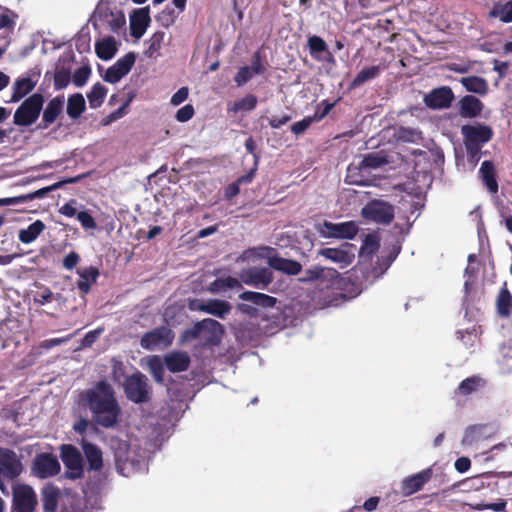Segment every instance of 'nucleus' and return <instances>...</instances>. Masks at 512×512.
<instances>
[{
    "instance_id": "nucleus-9",
    "label": "nucleus",
    "mask_w": 512,
    "mask_h": 512,
    "mask_svg": "<svg viewBox=\"0 0 512 512\" xmlns=\"http://www.w3.org/2000/svg\"><path fill=\"white\" fill-rule=\"evenodd\" d=\"M61 470L57 457L51 453H40L34 458L32 471L38 478L46 479L57 475Z\"/></svg>"
},
{
    "instance_id": "nucleus-39",
    "label": "nucleus",
    "mask_w": 512,
    "mask_h": 512,
    "mask_svg": "<svg viewBox=\"0 0 512 512\" xmlns=\"http://www.w3.org/2000/svg\"><path fill=\"white\" fill-rule=\"evenodd\" d=\"M85 99L82 94L75 93L68 98L67 114L72 119H78L85 111Z\"/></svg>"
},
{
    "instance_id": "nucleus-13",
    "label": "nucleus",
    "mask_w": 512,
    "mask_h": 512,
    "mask_svg": "<svg viewBox=\"0 0 512 512\" xmlns=\"http://www.w3.org/2000/svg\"><path fill=\"white\" fill-rule=\"evenodd\" d=\"M273 279V272L267 267H250L241 273V280L245 284L260 289H265Z\"/></svg>"
},
{
    "instance_id": "nucleus-54",
    "label": "nucleus",
    "mask_w": 512,
    "mask_h": 512,
    "mask_svg": "<svg viewBox=\"0 0 512 512\" xmlns=\"http://www.w3.org/2000/svg\"><path fill=\"white\" fill-rule=\"evenodd\" d=\"M77 219L85 229H95L97 227L95 219L87 211L77 213Z\"/></svg>"
},
{
    "instance_id": "nucleus-16",
    "label": "nucleus",
    "mask_w": 512,
    "mask_h": 512,
    "mask_svg": "<svg viewBox=\"0 0 512 512\" xmlns=\"http://www.w3.org/2000/svg\"><path fill=\"white\" fill-rule=\"evenodd\" d=\"M189 307L191 310L202 311L220 319H224L232 309L228 301L220 299H210L206 302L195 300L190 303Z\"/></svg>"
},
{
    "instance_id": "nucleus-44",
    "label": "nucleus",
    "mask_w": 512,
    "mask_h": 512,
    "mask_svg": "<svg viewBox=\"0 0 512 512\" xmlns=\"http://www.w3.org/2000/svg\"><path fill=\"white\" fill-rule=\"evenodd\" d=\"M257 105V97L253 94H248L245 97L235 101L230 108L233 113L241 111H252Z\"/></svg>"
},
{
    "instance_id": "nucleus-23",
    "label": "nucleus",
    "mask_w": 512,
    "mask_h": 512,
    "mask_svg": "<svg viewBox=\"0 0 512 512\" xmlns=\"http://www.w3.org/2000/svg\"><path fill=\"white\" fill-rule=\"evenodd\" d=\"M97 16L102 22L106 23L114 33H118L126 23L125 15L123 12H114L108 7L99 8Z\"/></svg>"
},
{
    "instance_id": "nucleus-8",
    "label": "nucleus",
    "mask_w": 512,
    "mask_h": 512,
    "mask_svg": "<svg viewBox=\"0 0 512 512\" xmlns=\"http://www.w3.org/2000/svg\"><path fill=\"white\" fill-rule=\"evenodd\" d=\"M394 206L383 200L373 199L361 210L364 219L382 225H389L394 219Z\"/></svg>"
},
{
    "instance_id": "nucleus-60",
    "label": "nucleus",
    "mask_w": 512,
    "mask_h": 512,
    "mask_svg": "<svg viewBox=\"0 0 512 512\" xmlns=\"http://www.w3.org/2000/svg\"><path fill=\"white\" fill-rule=\"evenodd\" d=\"M399 139L414 142L420 136V132L411 128H401L399 130Z\"/></svg>"
},
{
    "instance_id": "nucleus-47",
    "label": "nucleus",
    "mask_w": 512,
    "mask_h": 512,
    "mask_svg": "<svg viewBox=\"0 0 512 512\" xmlns=\"http://www.w3.org/2000/svg\"><path fill=\"white\" fill-rule=\"evenodd\" d=\"M71 74L68 69H58L54 74V87L55 89H63L70 83Z\"/></svg>"
},
{
    "instance_id": "nucleus-43",
    "label": "nucleus",
    "mask_w": 512,
    "mask_h": 512,
    "mask_svg": "<svg viewBox=\"0 0 512 512\" xmlns=\"http://www.w3.org/2000/svg\"><path fill=\"white\" fill-rule=\"evenodd\" d=\"M482 379L479 376L473 375L461 381L457 387V393L462 396H468L476 391L481 385Z\"/></svg>"
},
{
    "instance_id": "nucleus-26",
    "label": "nucleus",
    "mask_w": 512,
    "mask_h": 512,
    "mask_svg": "<svg viewBox=\"0 0 512 512\" xmlns=\"http://www.w3.org/2000/svg\"><path fill=\"white\" fill-rule=\"evenodd\" d=\"M166 368L172 373L186 371L191 363L186 352L175 351L167 354L164 358Z\"/></svg>"
},
{
    "instance_id": "nucleus-27",
    "label": "nucleus",
    "mask_w": 512,
    "mask_h": 512,
    "mask_svg": "<svg viewBox=\"0 0 512 512\" xmlns=\"http://www.w3.org/2000/svg\"><path fill=\"white\" fill-rule=\"evenodd\" d=\"M483 103L475 96L466 95L460 100V114L465 118H474L481 114Z\"/></svg>"
},
{
    "instance_id": "nucleus-28",
    "label": "nucleus",
    "mask_w": 512,
    "mask_h": 512,
    "mask_svg": "<svg viewBox=\"0 0 512 512\" xmlns=\"http://www.w3.org/2000/svg\"><path fill=\"white\" fill-rule=\"evenodd\" d=\"M383 69L384 67H382L381 65H372L362 68L351 81L349 89H356L365 84L366 82H369L377 78Z\"/></svg>"
},
{
    "instance_id": "nucleus-22",
    "label": "nucleus",
    "mask_w": 512,
    "mask_h": 512,
    "mask_svg": "<svg viewBox=\"0 0 512 512\" xmlns=\"http://www.w3.org/2000/svg\"><path fill=\"white\" fill-rule=\"evenodd\" d=\"M268 264L270 268L291 276L298 275L302 271V265L298 261L277 255L268 257Z\"/></svg>"
},
{
    "instance_id": "nucleus-17",
    "label": "nucleus",
    "mask_w": 512,
    "mask_h": 512,
    "mask_svg": "<svg viewBox=\"0 0 512 512\" xmlns=\"http://www.w3.org/2000/svg\"><path fill=\"white\" fill-rule=\"evenodd\" d=\"M433 476L432 468H426L416 474L407 476L401 482V492L404 496H410L427 484Z\"/></svg>"
},
{
    "instance_id": "nucleus-36",
    "label": "nucleus",
    "mask_w": 512,
    "mask_h": 512,
    "mask_svg": "<svg viewBox=\"0 0 512 512\" xmlns=\"http://www.w3.org/2000/svg\"><path fill=\"white\" fill-rule=\"evenodd\" d=\"M36 82L30 77H24L17 79L13 85V91L11 95L12 102H18L35 88Z\"/></svg>"
},
{
    "instance_id": "nucleus-56",
    "label": "nucleus",
    "mask_w": 512,
    "mask_h": 512,
    "mask_svg": "<svg viewBox=\"0 0 512 512\" xmlns=\"http://www.w3.org/2000/svg\"><path fill=\"white\" fill-rule=\"evenodd\" d=\"M253 76L254 75L253 72H251V68H249V66H244L238 70L234 78V81L238 86H242L243 84L248 82Z\"/></svg>"
},
{
    "instance_id": "nucleus-37",
    "label": "nucleus",
    "mask_w": 512,
    "mask_h": 512,
    "mask_svg": "<svg viewBox=\"0 0 512 512\" xmlns=\"http://www.w3.org/2000/svg\"><path fill=\"white\" fill-rule=\"evenodd\" d=\"M460 83L468 92L476 93L479 95H486L488 92L487 81L479 76L463 77L460 79Z\"/></svg>"
},
{
    "instance_id": "nucleus-6",
    "label": "nucleus",
    "mask_w": 512,
    "mask_h": 512,
    "mask_svg": "<svg viewBox=\"0 0 512 512\" xmlns=\"http://www.w3.org/2000/svg\"><path fill=\"white\" fill-rule=\"evenodd\" d=\"M59 449L66 468L65 477L69 480L81 479L84 476V465L80 451L72 444H62Z\"/></svg>"
},
{
    "instance_id": "nucleus-24",
    "label": "nucleus",
    "mask_w": 512,
    "mask_h": 512,
    "mask_svg": "<svg viewBox=\"0 0 512 512\" xmlns=\"http://www.w3.org/2000/svg\"><path fill=\"white\" fill-rule=\"evenodd\" d=\"M150 23L148 8H141L134 12L130 18V33L136 39L141 38Z\"/></svg>"
},
{
    "instance_id": "nucleus-3",
    "label": "nucleus",
    "mask_w": 512,
    "mask_h": 512,
    "mask_svg": "<svg viewBox=\"0 0 512 512\" xmlns=\"http://www.w3.org/2000/svg\"><path fill=\"white\" fill-rule=\"evenodd\" d=\"M44 97L40 93H34L26 98L16 109L13 123L17 126L27 127L34 124L43 109Z\"/></svg>"
},
{
    "instance_id": "nucleus-2",
    "label": "nucleus",
    "mask_w": 512,
    "mask_h": 512,
    "mask_svg": "<svg viewBox=\"0 0 512 512\" xmlns=\"http://www.w3.org/2000/svg\"><path fill=\"white\" fill-rule=\"evenodd\" d=\"M123 390L126 398L135 404H143L151 400L152 387L147 376L140 371L126 377Z\"/></svg>"
},
{
    "instance_id": "nucleus-10",
    "label": "nucleus",
    "mask_w": 512,
    "mask_h": 512,
    "mask_svg": "<svg viewBox=\"0 0 512 512\" xmlns=\"http://www.w3.org/2000/svg\"><path fill=\"white\" fill-rule=\"evenodd\" d=\"M174 340L173 331L167 326H160L152 331L146 332L140 341L143 348L154 350L159 346L168 347Z\"/></svg>"
},
{
    "instance_id": "nucleus-21",
    "label": "nucleus",
    "mask_w": 512,
    "mask_h": 512,
    "mask_svg": "<svg viewBox=\"0 0 512 512\" xmlns=\"http://www.w3.org/2000/svg\"><path fill=\"white\" fill-rule=\"evenodd\" d=\"M63 105L64 96H57L51 99L43 111L42 121L39 128L47 129L51 124H53L62 113Z\"/></svg>"
},
{
    "instance_id": "nucleus-42",
    "label": "nucleus",
    "mask_w": 512,
    "mask_h": 512,
    "mask_svg": "<svg viewBox=\"0 0 512 512\" xmlns=\"http://www.w3.org/2000/svg\"><path fill=\"white\" fill-rule=\"evenodd\" d=\"M204 325L216 326L214 322L210 321V318L203 319L202 321L196 322L191 328H188L183 332V340L190 341L201 337L204 330Z\"/></svg>"
},
{
    "instance_id": "nucleus-55",
    "label": "nucleus",
    "mask_w": 512,
    "mask_h": 512,
    "mask_svg": "<svg viewBox=\"0 0 512 512\" xmlns=\"http://www.w3.org/2000/svg\"><path fill=\"white\" fill-rule=\"evenodd\" d=\"M54 299V294L48 287H43L41 291L37 292L34 296L35 303L40 305H44L46 303L52 302Z\"/></svg>"
},
{
    "instance_id": "nucleus-59",
    "label": "nucleus",
    "mask_w": 512,
    "mask_h": 512,
    "mask_svg": "<svg viewBox=\"0 0 512 512\" xmlns=\"http://www.w3.org/2000/svg\"><path fill=\"white\" fill-rule=\"evenodd\" d=\"M79 261H80V255L75 251H71L64 257L63 267L67 270H72L77 266Z\"/></svg>"
},
{
    "instance_id": "nucleus-18",
    "label": "nucleus",
    "mask_w": 512,
    "mask_h": 512,
    "mask_svg": "<svg viewBox=\"0 0 512 512\" xmlns=\"http://www.w3.org/2000/svg\"><path fill=\"white\" fill-rule=\"evenodd\" d=\"M308 48L310 56L319 62L335 63V58L330 52L327 43L317 35L308 38Z\"/></svg>"
},
{
    "instance_id": "nucleus-34",
    "label": "nucleus",
    "mask_w": 512,
    "mask_h": 512,
    "mask_svg": "<svg viewBox=\"0 0 512 512\" xmlns=\"http://www.w3.org/2000/svg\"><path fill=\"white\" fill-rule=\"evenodd\" d=\"M496 310L502 318H508L512 314V295L506 284L500 289L497 296Z\"/></svg>"
},
{
    "instance_id": "nucleus-61",
    "label": "nucleus",
    "mask_w": 512,
    "mask_h": 512,
    "mask_svg": "<svg viewBox=\"0 0 512 512\" xmlns=\"http://www.w3.org/2000/svg\"><path fill=\"white\" fill-rule=\"evenodd\" d=\"M103 329L98 328L89 331L82 339V347H91L97 340L98 336L102 333Z\"/></svg>"
},
{
    "instance_id": "nucleus-41",
    "label": "nucleus",
    "mask_w": 512,
    "mask_h": 512,
    "mask_svg": "<svg viewBox=\"0 0 512 512\" xmlns=\"http://www.w3.org/2000/svg\"><path fill=\"white\" fill-rule=\"evenodd\" d=\"M107 92V88L100 82L94 84L87 94L90 107L93 109L100 107L104 102Z\"/></svg>"
},
{
    "instance_id": "nucleus-62",
    "label": "nucleus",
    "mask_w": 512,
    "mask_h": 512,
    "mask_svg": "<svg viewBox=\"0 0 512 512\" xmlns=\"http://www.w3.org/2000/svg\"><path fill=\"white\" fill-rule=\"evenodd\" d=\"M249 68H251V72H253V75H259V74L264 73L265 67L263 66V64L261 62V57H260L259 52L254 53V55L252 57L251 66H249Z\"/></svg>"
},
{
    "instance_id": "nucleus-63",
    "label": "nucleus",
    "mask_w": 512,
    "mask_h": 512,
    "mask_svg": "<svg viewBox=\"0 0 512 512\" xmlns=\"http://www.w3.org/2000/svg\"><path fill=\"white\" fill-rule=\"evenodd\" d=\"M292 119L291 115L289 114H284L283 116L281 117H278V116H273L271 118L268 119V123L270 125L271 128L273 129H278L280 128L281 126L285 125L286 123H288L290 120Z\"/></svg>"
},
{
    "instance_id": "nucleus-58",
    "label": "nucleus",
    "mask_w": 512,
    "mask_h": 512,
    "mask_svg": "<svg viewBox=\"0 0 512 512\" xmlns=\"http://www.w3.org/2000/svg\"><path fill=\"white\" fill-rule=\"evenodd\" d=\"M194 108L191 104L181 107L176 113V119L179 122H187L194 116Z\"/></svg>"
},
{
    "instance_id": "nucleus-20",
    "label": "nucleus",
    "mask_w": 512,
    "mask_h": 512,
    "mask_svg": "<svg viewBox=\"0 0 512 512\" xmlns=\"http://www.w3.org/2000/svg\"><path fill=\"white\" fill-rule=\"evenodd\" d=\"M81 447L88 463L89 471H100L103 468V453L94 443L85 439L81 441Z\"/></svg>"
},
{
    "instance_id": "nucleus-40",
    "label": "nucleus",
    "mask_w": 512,
    "mask_h": 512,
    "mask_svg": "<svg viewBox=\"0 0 512 512\" xmlns=\"http://www.w3.org/2000/svg\"><path fill=\"white\" fill-rule=\"evenodd\" d=\"M240 288L241 283L237 278L232 276L218 277L210 283L209 291L212 293H219L227 289Z\"/></svg>"
},
{
    "instance_id": "nucleus-52",
    "label": "nucleus",
    "mask_w": 512,
    "mask_h": 512,
    "mask_svg": "<svg viewBox=\"0 0 512 512\" xmlns=\"http://www.w3.org/2000/svg\"><path fill=\"white\" fill-rule=\"evenodd\" d=\"M164 35H165L164 32L157 31L151 36V38L149 39V47H148V52L150 55L157 52L161 48V45L164 40Z\"/></svg>"
},
{
    "instance_id": "nucleus-15",
    "label": "nucleus",
    "mask_w": 512,
    "mask_h": 512,
    "mask_svg": "<svg viewBox=\"0 0 512 512\" xmlns=\"http://www.w3.org/2000/svg\"><path fill=\"white\" fill-rule=\"evenodd\" d=\"M454 98V93L449 86H441L426 94L424 103L431 109H446L451 106Z\"/></svg>"
},
{
    "instance_id": "nucleus-19",
    "label": "nucleus",
    "mask_w": 512,
    "mask_h": 512,
    "mask_svg": "<svg viewBox=\"0 0 512 512\" xmlns=\"http://www.w3.org/2000/svg\"><path fill=\"white\" fill-rule=\"evenodd\" d=\"M327 235L338 239H353L358 233V225L354 221L342 223L324 222Z\"/></svg>"
},
{
    "instance_id": "nucleus-4",
    "label": "nucleus",
    "mask_w": 512,
    "mask_h": 512,
    "mask_svg": "<svg viewBox=\"0 0 512 512\" xmlns=\"http://www.w3.org/2000/svg\"><path fill=\"white\" fill-rule=\"evenodd\" d=\"M462 135L467 153L474 157L478 154L481 146L489 142L493 136V131L486 125H464Z\"/></svg>"
},
{
    "instance_id": "nucleus-46",
    "label": "nucleus",
    "mask_w": 512,
    "mask_h": 512,
    "mask_svg": "<svg viewBox=\"0 0 512 512\" xmlns=\"http://www.w3.org/2000/svg\"><path fill=\"white\" fill-rule=\"evenodd\" d=\"M485 429L484 425H471L465 430L463 442L472 444L480 439Z\"/></svg>"
},
{
    "instance_id": "nucleus-53",
    "label": "nucleus",
    "mask_w": 512,
    "mask_h": 512,
    "mask_svg": "<svg viewBox=\"0 0 512 512\" xmlns=\"http://www.w3.org/2000/svg\"><path fill=\"white\" fill-rule=\"evenodd\" d=\"M151 373L156 382L162 384L164 381V368L162 363L158 360H152L150 362Z\"/></svg>"
},
{
    "instance_id": "nucleus-7",
    "label": "nucleus",
    "mask_w": 512,
    "mask_h": 512,
    "mask_svg": "<svg viewBox=\"0 0 512 512\" xmlns=\"http://www.w3.org/2000/svg\"><path fill=\"white\" fill-rule=\"evenodd\" d=\"M37 505V495L30 485H13L11 512H35Z\"/></svg>"
},
{
    "instance_id": "nucleus-14",
    "label": "nucleus",
    "mask_w": 512,
    "mask_h": 512,
    "mask_svg": "<svg viewBox=\"0 0 512 512\" xmlns=\"http://www.w3.org/2000/svg\"><path fill=\"white\" fill-rule=\"evenodd\" d=\"M77 181H78V177L69 178L66 181H59L50 186L43 187L41 189H38L36 191L30 192L27 194H22V195L15 196V197L3 198V199H0V205H14V204H18V203L29 202L34 199H40V198L45 197L49 192L61 188L63 186V184H65V183H75Z\"/></svg>"
},
{
    "instance_id": "nucleus-11",
    "label": "nucleus",
    "mask_w": 512,
    "mask_h": 512,
    "mask_svg": "<svg viewBox=\"0 0 512 512\" xmlns=\"http://www.w3.org/2000/svg\"><path fill=\"white\" fill-rule=\"evenodd\" d=\"M22 470V463L16 453L8 448L0 447V475L14 480L22 473Z\"/></svg>"
},
{
    "instance_id": "nucleus-49",
    "label": "nucleus",
    "mask_w": 512,
    "mask_h": 512,
    "mask_svg": "<svg viewBox=\"0 0 512 512\" xmlns=\"http://www.w3.org/2000/svg\"><path fill=\"white\" fill-rule=\"evenodd\" d=\"M91 73V69L88 66L78 68L73 75V83L77 87H82L87 82Z\"/></svg>"
},
{
    "instance_id": "nucleus-50",
    "label": "nucleus",
    "mask_w": 512,
    "mask_h": 512,
    "mask_svg": "<svg viewBox=\"0 0 512 512\" xmlns=\"http://www.w3.org/2000/svg\"><path fill=\"white\" fill-rule=\"evenodd\" d=\"M125 376V366L122 361L113 359L111 366V379L115 383H119Z\"/></svg>"
},
{
    "instance_id": "nucleus-35",
    "label": "nucleus",
    "mask_w": 512,
    "mask_h": 512,
    "mask_svg": "<svg viewBox=\"0 0 512 512\" xmlns=\"http://www.w3.org/2000/svg\"><path fill=\"white\" fill-rule=\"evenodd\" d=\"M95 52L101 60L108 61L112 59L117 52L115 39L111 36H108L96 42Z\"/></svg>"
},
{
    "instance_id": "nucleus-45",
    "label": "nucleus",
    "mask_w": 512,
    "mask_h": 512,
    "mask_svg": "<svg viewBox=\"0 0 512 512\" xmlns=\"http://www.w3.org/2000/svg\"><path fill=\"white\" fill-rule=\"evenodd\" d=\"M472 509L477 511L492 510L495 512H506L507 502L505 499H498L495 503H474L470 505Z\"/></svg>"
},
{
    "instance_id": "nucleus-30",
    "label": "nucleus",
    "mask_w": 512,
    "mask_h": 512,
    "mask_svg": "<svg viewBox=\"0 0 512 512\" xmlns=\"http://www.w3.org/2000/svg\"><path fill=\"white\" fill-rule=\"evenodd\" d=\"M77 273L80 279L77 281V288L82 294H88L91 290V284L97 281L99 276L98 268L90 266L82 270H78Z\"/></svg>"
},
{
    "instance_id": "nucleus-33",
    "label": "nucleus",
    "mask_w": 512,
    "mask_h": 512,
    "mask_svg": "<svg viewBox=\"0 0 512 512\" xmlns=\"http://www.w3.org/2000/svg\"><path fill=\"white\" fill-rule=\"evenodd\" d=\"M482 181L488 191L492 194L498 192V182L496 179L495 167L491 161H484L480 170Z\"/></svg>"
},
{
    "instance_id": "nucleus-48",
    "label": "nucleus",
    "mask_w": 512,
    "mask_h": 512,
    "mask_svg": "<svg viewBox=\"0 0 512 512\" xmlns=\"http://www.w3.org/2000/svg\"><path fill=\"white\" fill-rule=\"evenodd\" d=\"M456 335H457V339L462 341L463 345L466 348H471L474 346L475 340L477 337L475 328H473L472 330H465V331L458 330L456 332Z\"/></svg>"
},
{
    "instance_id": "nucleus-31",
    "label": "nucleus",
    "mask_w": 512,
    "mask_h": 512,
    "mask_svg": "<svg viewBox=\"0 0 512 512\" xmlns=\"http://www.w3.org/2000/svg\"><path fill=\"white\" fill-rule=\"evenodd\" d=\"M59 489L52 485L48 484L42 488L41 491V500L43 504L44 512H55L58 507L59 500Z\"/></svg>"
},
{
    "instance_id": "nucleus-51",
    "label": "nucleus",
    "mask_w": 512,
    "mask_h": 512,
    "mask_svg": "<svg viewBox=\"0 0 512 512\" xmlns=\"http://www.w3.org/2000/svg\"><path fill=\"white\" fill-rule=\"evenodd\" d=\"M314 121L315 118H313L312 116H307L302 120L295 122L291 126V132L294 133L295 135H301L311 126V124Z\"/></svg>"
},
{
    "instance_id": "nucleus-12",
    "label": "nucleus",
    "mask_w": 512,
    "mask_h": 512,
    "mask_svg": "<svg viewBox=\"0 0 512 512\" xmlns=\"http://www.w3.org/2000/svg\"><path fill=\"white\" fill-rule=\"evenodd\" d=\"M136 60L133 52L125 54L119 58L112 66H110L104 75V81L115 84L119 82L132 69Z\"/></svg>"
},
{
    "instance_id": "nucleus-5",
    "label": "nucleus",
    "mask_w": 512,
    "mask_h": 512,
    "mask_svg": "<svg viewBox=\"0 0 512 512\" xmlns=\"http://www.w3.org/2000/svg\"><path fill=\"white\" fill-rule=\"evenodd\" d=\"M389 163L388 155L385 151L370 152L364 155L358 167H348L346 180L350 184L365 186L367 182L360 179L356 170L377 169Z\"/></svg>"
},
{
    "instance_id": "nucleus-1",
    "label": "nucleus",
    "mask_w": 512,
    "mask_h": 512,
    "mask_svg": "<svg viewBox=\"0 0 512 512\" xmlns=\"http://www.w3.org/2000/svg\"><path fill=\"white\" fill-rule=\"evenodd\" d=\"M79 402L89 409L95 425L110 429L120 422L121 406L114 387L105 379L80 392Z\"/></svg>"
},
{
    "instance_id": "nucleus-38",
    "label": "nucleus",
    "mask_w": 512,
    "mask_h": 512,
    "mask_svg": "<svg viewBox=\"0 0 512 512\" xmlns=\"http://www.w3.org/2000/svg\"><path fill=\"white\" fill-rule=\"evenodd\" d=\"M45 224L41 220H36L31 223L27 228L19 231L18 238L24 244L32 243L44 231Z\"/></svg>"
},
{
    "instance_id": "nucleus-64",
    "label": "nucleus",
    "mask_w": 512,
    "mask_h": 512,
    "mask_svg": "<svg viewBox=\"0 0 512 512\" xmlns=\"http://www.w3.org/2000/svg\"><path fill=\"white\" fill-rule=\"evenodd\" d=\"M189 95V90L187 87H181L173 96L171 97V104L172 105H180L182 102H184Z\"/></svg>"
},
{
    "instance_id": "nucleus-32",
    "label": "nucleus",
    "mask_w": 512,
    "mask_h": 512,
    "mask_svg": "<svg viewBox=\"0 0 512 512\" xmlns=\"http://www.w3.org/2000/svg\"><path fill=\"white\" fill-rule=\"evenodd\" d=\"M239 299L243 301L251 302L252 304L256 306H260L262 308H270L274 307L277 303V299L275 297H272L270 295L260 293V292H253V291H244L239 295Z\"/></svg>"
},
{
    "instance_id": "nucleus-29",
    "label": "nucleus",
    "mask_w": 512,
    "mask_h": 512,
    "mask_svg": "<svg viewBox=\"0 0 512 512\" xmlns=\"http://www.w3.org/2000/svg\"><path fill=\"white\" fill-rule=\"evenodd\" d=\"M211 322H214L216 326L204 325V330L202 333L203 336V346L211 347L216 346L221 342V339L224 335V327L218 321L211 319Z\"/></svg>"
},
{
    "instance_id": "nucleus-57",
    "label": "nucleus",
    "mask_w": 512,
    "mask_h": 512,
    "mask_svg": "<svg viewBox=\"0 0 512 512\" xmlns=\"http://www.w3.org/2000/svg\"><path fill=\"white\" fill-rule=\"evenodd\" d=\"M497 16L504 23L512 22V1H508L502 5L497 11Z\"/></svg>"
},
{
    "instance_id": "nucleus-25",
    "label": "nucleus",
    "mask_w": 512,
    "mask_h": 512,
    "mask_svg": "<svg viewBox=\"0 0 512 512\" xmlns=\"http://www.w3.org/2000/svg\"><path fill=\"white\" fill-rule=\"evenodd\" d=\"M348 246L349 244L345 243L339 248H323L319 251V255L342 266H348L354 259V254L347 250Z\"/></svg>"
}]
</instances>
